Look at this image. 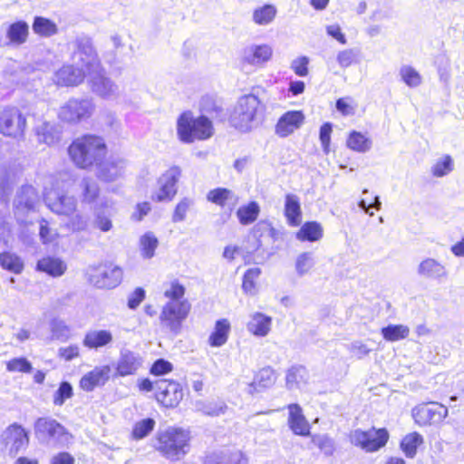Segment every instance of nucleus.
<instances>
[{
  "instance_id": "obj_1",
  "label": "nucleus",
  "mask_w": 464,
  "mask_h": 464,
  "mask_svg": "<svg viewBox=\"0 0 464 464\" xmlns=\"http://www.w3.org/2000/svg\"><path fill=\"white\" fill-rule=\"evenodd\" d=\"M107 153L104 140L97 135L86 134L76 138L68 148V154L74 165L89 169L102 160Z\"/></svg>"
},
{
  "instance_id": "obj_2",
  "label": "nucleus",
  "mask_w": 464,
  "mask_h": 464,
  "mask_svg": "<svg viewBox=\"0 0 464 464\" xmlns=\"http://www.w3.org/2000/svg\"><path fill=\"white\" fill-rule=\"evenodd\" d=\"M259 99L253 95H245L238 99L230 117V124L242 132H247L256 128L262 119Z\"/></svg>"
},
{
  "instance_id": "obj_3",
  "label": "nucleus",
  "mask_w": 464,
  "mask_h": 464,
  "mask_svg": "<svg viewBox=\"0 0 464 464\" xmlns=\"http://www.w3.org/2000/svg\"><path fill=\"white\" fill-rule=\"evenodd\" d=\"M71 185L69 175L61 174L53 187L45 191L44 202L53 213L69 217L76 211V199L66 195Z\"/></svg>"
},
{
  "instance_id": "obj_4",
  "label": "nucleus",
  "mask_w": 464,
  "mask_h": 464,
  "mask_svg": "<svg viewBox=\"0 0 464 464\" xmlns=\"http://www.w3.org/2000/svg\"><path fill=\"white\" fill-rule=\"evenodd\" d=\"M177 132L181 141L191 143L196 139L206 140L211 137L213 126L207 117L194 118L192 112L185 111L178 119Z\"/></svg>"
},
{
  "instance_id": "obj_5",
  "label": "nucleus",
  "mask_w": 464,
  "mask_h": 464,
  "mask_svg": "<svg viewBox=\"0 0 464 464\" xmlns=\"http://www.w3.org/2000/svg\"><path fill=\"white\" fill-rule=\"evenodd\" d=\"M188 433L181 429L169 428L158 436L157 450L171 460L180 459L188 451Z\"/></svg>"
},
{
  "instance_id": "obj_6",
  "label": "nucleus",
  "mask_w": 464,
  "mask_h": 464,
  "mask_svg": "<svg viewBox=\"0 0 464 464\" xmlns=\"http://www.w3.org/2000/svg\"><path fill=\"white\" fill-rule=\"evenodd\" d=\"M73 44L72 59L74 65L83 71L85 77L101 70L102 65L90 37L80 35L76 37Z\"/></svg>"
},
{
  "instance_id": "obj_7",
  "label": "nucleus",
  "mask_w": 464,
  "mask_h": 464,
  "mask_svg": "<svg viewBox=\"0 0 464 464\" xmlns=\"http://www.w3.org/2000/svg\"><path fill=\"white\" fill-rule=\"evenodd\" d=\"M191 309L188 301L166 302L160 309L159 315L162 329L177 335L181 332L182 324L188 318Z\"/></svg>"
},
{
  "instance_id": "obj_8",
  "label": "nucleus",
  "mask_w": 464,
  "mask_h": 464,
  "mask_svg": "<svg viewBox=\"0 0 464 464\" xmlns=\"http://www.w3.org/2000/svg\"><path fill=\"white\" fill-rule=\"evenodd\" d=\"M122 269L112 263H101L86 269L88 282L97 288H114L122 280Z\"/></svg>"
},
{
  "instance_id": "obj_9",
  "label": "nucleus",
  "mask_w": 464,
  "mask_h": 464,
  "mask_svg": "<svg viewBox=\"0 0 464 464\" xmlns=\"http://www.w3.org/2000/svg\"><path fill=\"white\" fill-rule=\"evenodd\" d=\"M95 110L92 99L72 98L60 107L58 117L68 123H79L89 119Z\"/></svg>"
},
{
  "instance_id": "obj_10",
  "label": "nucleus",
  "mask_w": 464,
  "mask_h": 464,
  "mask_svg": "<svg viewBox=\"0 0 464 464\" xmlns=\"http://www.w3.org/2000/svg\"><path fill=\"white\" fill-rule=\"evenodd\" d=\"M26 118L15 107H8L0 112V133L4 136L19 139L24 137Z\"/></svg>"
},
{
  "instance_id": "obj_11",
  "label": "nucleus",
  "mask_w": 464,
  "mask_h": 464,
  "mask_svg": "<svg viewBox=\"0 0 464 464\" xmlns=\"http://www.w3.org/2000/svg\"><path fill=\"white\" fill-rule=\"evenodd\" d=\"M28 444V432L17 423L6 427L0 435V445L12 456H15L21 450H25Z\"/></svg>"
},
{
  "instance_id": "obj_12",
  "label": "nucleus",
  "mask_w": 464,
  "mask_h": 464,
  "mask_svg": "<svg viewBox=\"0 0 464 464\" xmlns=\"http://www.w3.org/2000/svg\"><path fill=\"white\" fill-rule=\"evenodd\" d=\"M388 438L389 434L384 429L371 430L368 431L355 430L350 434V441L353 445L360 447L369 452L376 451L383 447Z\"/></svg>"
},
{
  "instance_id": "obj_13",
  "label": "nucleus",
  "mask_w": 464,
  "mask_h": 464,
  "mask_svg": "<svg viewBox=\"0 0 464 464\" xmlns=\"http://www.w3.org/2000/svg\"><path fill=\"white\" fill-rule=\"evenodd\" d=\"M447 416L448 408L439 402L420 404L412 410V417L420 426L440 424Z\"/></svg>"
},
{
  "instance_id": "obj_14",
  "label": "nucleus",
  "mask_w": 464,
  "mask_h": 464,
  "mask_svg": "<svg viewBox=\"0 0 464 464\" xmlns=\"http://www.w3.org/2000/svg\"><path fill=\"white\" fill-rule=\"evenodd\" d=\"M86 78L90 90L97 96L106 100L119 96V86L106 75L103 67Z\"/></svg>"
},
{
  "instance_id": "obj_15",
  "label": "nucleus",
  "mask_w": 464,
  "mask_h": 464,
  "mask_svg": "<svg viewBox=\"0 0 464 464\" xmlns=\"http://www.w3.org/2000/svg\"><path fill=\"white\" fill-rule=\"evenodd\" d=\"M181 175V169L173 166L164 172L158 179L159 188L151 198L157 202L170 201L177 193V182Z\"/></svg>"
},
{
  "instance_id": "obj_16",
  "label": "nucleus",
  "mask_w": 464,
  "mask_h": 464,
  "mask_svg": "<svg viewBox=\"0 0 464 464\" xmlns=\"http://www.w3.org/2000/svg\"><path fill=\"white\" fill-rule=\"evenodd\" d=\"M156 399L163 406L173 408L179 405L183 398V390L180 384L166 379L155 382Z\"/></svg>"
},
{
  "instance_id": "obj_17",
  "label": "nucleus",
  "mask_w": 464,
  "mask_h": 464,
  "mask_svg": "<svg viewBox=\"0 0 464 464\" xmlns=\"http://www.w3.org/2000/svg\"><path fill=\"white\" fill-rule=\"evenodd\" d=\"M39 203V195L33 186H23L14 200V215L18 221L24 222L25 216L35 210Z\"/></svg>"
},
{
  "instance_id": "obj_18",
  "label": "nucleus",
  "mask_w": 464,
  "mask_h": 464,
  "mask_svg": "<svg viewBox=\"0 0 464 464\" xmlns=\"http://www.w3.org/2000/svg\"><path fill=\"white\" fill-rule=\"evenodd\" d=\"M13 181L6 173L0 175V242L8 244L11 239V224L7 220L5 212L7 210L8 197L12 190Z\"/></svg>"
},
{
  "instance_id": "obj_19",
  "label": "nucleus",
  "mask_w": 464,
  "mask_h": 464,
  "mask_svg": "<svg viewBox=\"0 0 464 464\" xmlns=\"http://www.w3.org/2000/svg\"><path fill=\"white\" fill-rule=\"evenodd\" d=\"M96 177L104 182H112L124 176L127 161L119 156H111L96 166Z\"/></svg>"
},
{
  "instance_id": "obj_20",
  "label": "nucleus",
  "mask_w": 464,
  "mask_h": 464,
  "mask_svg": "<svg viewBox=\"0 0 464 464\" xmlns=\"http://www.w3.org/2000/svg\"><path fill=\"white\" fill-rule=\"evenodd\" d=\"M34 431L39 440L47 443L60 442L66 436L64 427L51 418L37 419L34 423Z\"/></svg>"
},
{
  "instance_id": "obj_21",
  "label": "nucleus",
  "mask_w": 464,
  "mask_h": 464,
  "mask_svg": "<svg viewBox=\"0 0 464 464\" xmlns=\"http://www.w3.org/2000/svg\"><path fill=\"white\" fill-rule=\"evenodd\" d=\"M85 78L82 69L67 63L53 72L52 82L59 87H75L82 83Z\"/></svg>"
},
{
  "instance_id": "obj_22",
  "label": "nucleus",
  "mask_w": 464,
  "mask_h": 464,
  "mask_svg": "<svg viewBox=\"0 0 464 464\" xmlns=\"http://www.w3.org/2000/svg\"><path fill=\"white\" fill-rule=\"evenodd\" d=\"M273 55V48L266 44H250L242 50V62L252 66L260 67L269 62Z\"/></svg>"
},
{
  "instance_id": "obj_23",
  "label": "nucleus",
  "mask_w": 464,
  "mask_h": 464,
  "mask_svg": "<svg viewBox=\"0 0 464 464\" xmlns=\"http://www.w3.org/2000/svg\"><path fill=\"white\" fill-rule=\"evenodd\" d=\"M142 363L143 359L138 353L123 348L120 352L116 372L120 376L135 374Z\"/></svg>"
},
{
  "instance_id": "obj_24",
  "label": "nucleus",
  "mask_w": 464,
  "mask_h": 464,
  "mask_svg": "<svg viewBox=\"0 0 464 464\" xmlns=\"http://www.w3.org/2000/svg\"><path fill=\"white\" fill-rule=\"evenodd\" d=\"M304 121V115L301 111H289L284 113L276 125V133L285 138L298 130Z\"/></svg>"
},
{
  "instance_id": "obj_25",
  "label": "nucleus",
  "mask_w": 464,
  "mask_h": 464,
  "mask_svg": "<svg viewBox=\"0 0 464 464\" xmlns=\"http://www.w3.org/2000/svg\"><path fill=\"white\" fill-rule=\"evenodd\" d=\"M288 425L292 431L300 436L310 435V425L303 414L302 408L296 404L288 405Z\"/></svg>"
},
{
  "instance_id": "obj_26",
  "label": "nucleus",
  "mask_w": 464,
  "mask_h": 464,
  "mask_svg": "<svg viewBox=\"0 0 464 464\" xmlns=\"http://www.w3.org/2000/svg\"><path fill=\"white\" fill-rule=\"evenodd\" d=\"M109 373L108 366L96 367L82 377L80 386L83 391L92 392L95 387L103 385L107 382Z\"/></svg>"
},
{
  "instance_id": "obj_27",
  "label": "nucleus",
  "mask_w": 464,
  "mask_h": 464,
  "mask_svg": "<svg viewBox=\"0 0 464 464\" xmlns=\"http://www.w3.org/2000/svg\"><path fill=\"white\" fill-rule=\"evenodd\" d=\"M207 199L222 208L227 206L232 210L238 203V197L230 189L218 188L208 191Z\"/></svg>"
},
{
  "instance_id": "obj_28",
  "label": "nucleus",
  "mask_w": 464,
  "mask_h": 464,
  "mask_svg": "<svg viewBox=\"0 0 464 464\" xmlns=\"http://www.w3.org/2000/svg\"><path fill=\"white\" fill-rule=\"evenodd\" d=\"M417 272L420 276L430 279H440L447 276L445 266L434 258H426L421 261Z\"/></svg>"
},
{
  "instance_id": "obj_29",
  "label": "nucleus",
  "mask_w": 464,
  "mask_h": 464,
  "mask_svg": "<svg viewBox=\"0 0 464 464\" xmlns=\"http://www.w3.org/2000/svg\"><path fill=\"white\" fill-rule=\"evenodd\" d=\"M112 340V334L108 330H91L85 334L82 343L89 349L98 350L111 343Z\"/></svg>"
},
{
  "instance_id": "obj_30",
  "label": "nucleus",
  "mask_w": 464,
  "mask_h": 464,
  "mask_svg": "<svg viewBox=\"0 0 464 464\" xmlns=\"http://www.w3.org/2000/svg\"><path fill=\"white\" fill-rule=\"evenodd\" d=\"M37 269L53 277H59L65 273L67 265L58 257L46 256L37 262Z\"/></svg>"
},
{
  "instance_id": "obj_31",
  "label": "nucleus",
  "mask_w": 464,
  "mask_h": 464,
  "mask_svg": "<svg viewBox=\"0 0 464 464\" xmlns=\"http://www.w3.org/2000/svg\"><path fill=\"white\" fill-rule=\"evenodd\" d=\"M301 205L299 198L295 194H286L285 201V216L289 225L299 226L301 223Z\"/></svg>"
},
{
  "instance_id": "obj_32",
  "label": "nucleus",
  "mask_w": 464,
  "mask_h": 464,
  "mask_svg": "<svg viewBox=\"0 0 464 464\" xmlns=\"http://www.w3.org/2000/svg\"><path fill=\"white\" fill-rule=\"evenodd\" d=\"M230 324L227 319H219L216 322L213 332L208 337V344L212 347L223 346L228 339Z\"/></svg>"
},
{
  "instance_id": "obj_33",
  "label": "nucleus",
  "mask_w": 464,
  "mask_h": 464,
  "mask_svg": "<svg viewBox=\"0 0 464 464\" xmlns=\"http://www.w3.org/2000/svg\"><path fill=\"white\" fill-rule=\"evenodd\" d=\"M272 319L262 313H255L247 323V330L256 336H266L270 331Z\"/></svg>"
},
{
  "instance_id": "obj_34",
  "label": "nucleus",
  "mask_w": 464,
  "mask_h": 464,
  "mask_svg": "<svg viewBox=\"0 0 464 464\" xmlns=\"http://www.w3.org/2000/svg\"><path fill=\"white\" fill-rule=\"evenodd\" d=\"M276 380V377L273 369L270 367L263 368L256 373L253 382L249 385V392H261L263 389L274 385Z\"/></svg>"
},
{
  "instance_id": "obj_35",
  "label": "nucleus",
  "mask_w": 464,
  "mask_h": 464,
  "mask_svg": "<svg viewBox=\"0 0 464 464\" xmlns=\"http://www.w3.org/2000/svg\"><path fill=\"white\" fill-rule=\"evenodd\" d=\"M205 464H248V460L241 451L236 450L210 456Z\"/></svg>"
},
{
  "instance_id": "obj_36",
  "label": "nucleus",
  "mask_w": 464,
  "mask_h": 464,
  "mask_svg": "<svg viewBox=\"0 0 464 464\" xmlns=\"http://www.w3.org/2000/svg\"><path fill=\"white\" fill-rule=\"evenodd\" d=\"M113 205L112 201H106L103 208L109 209V212L106 214L104 209H97L95 212L94 227L102 232H108L112 228L111 218L113 215Z\"/></svg>"
},
{
  "instance_id": "obj_37",
  "label": "nucleus",
  "mask_w": 464,
  "mask_h": 464,
  "mask_svg": "<svg viewBox=\"0 0 464 464\" xmlns=\"http://www.w3.org/2000/svg\"><path fill=\"white\" fill-rule=\"evenodd\" d=\"M29 33V26L24 21H18L9 25L6 36L10 43L20 45L25 43Z\"/></svg>"
},
{
  "instance_id": "obj_38",
  "label": "nucleus",
  "mask_w": 464,
  "mask_h": 464,
  "mask_svg": "<svg viewBox=\"0 0 464 464\" xmlns=\"http://www.w3.org/2000/svg\"><path fill=\"white\" fill-rule=\"evenodd\" d=\"M309 374L305 367L298 365L290 368L286 373V386L289 390L299 388L308 381Z\"/></svg>"
},
{
  "instance_id": "obj_39",
  "label": "nucleus",
  "mask_w": 464,
  "mask_h": 464,
  "mask_svg": "<svg viewBox=\"0 0 464 464\" xmlns=\"http://www.w3.org/2000/svg\"><path fill=\"white\" fill-rule=\"evenodd\" d=\"M162 289L163 296L167 299V302L188 301L184 298L186 289L177 279L164 283Z\"/></svg>"
},
{
  "instance_id": "obj_40",
  "label": "nucleus",
  "mask_w": 464,
  "mask_h": 464,
  "mask_svg": "<svg viewBox=\"0 0 464 464\" xmlns=\"http://www.w3.org/2000/svg\"><path fill=\"white\" fill-rule=\"evenodd\" d=\"M346 145L352 150L360 153H365L371 150L372 141L364 134L353 130L349 134V137L346 140Z\"/></svg>"
},
{
  "instance_id": "obj_41",
  "label": "nucleus",
  "mask_w": 464,
  "mask_h": 464,
  "mask_svg": "<svg viewBox=\"0 0 464 464\" xmlns=\"http://www.w3.org/2000/svg\"><path fill=\"white\" fill-rule=\"evenodd\" d=\"M36 135L40 142L53 145L60 140V132L55 126L49 122H43L36 128Z\"/></svg>"
},
{
  "instance_id": "obj_42",
  "label": "nucleus",
  "mask_w": 464,
  "mask_h": 464,
  "mask_svg": "<svg viewBox=\"0 0 464 464\" xmlns=\"http://www.w3.org/2000/svg\"><path fill=\"white\" fill-rule=\"evenodd\" d=\"M159 246V240L156 236L149 231L146 232L140 237L139 240V248L140 251V256L144 259H150L155 255V250Z\"/></svg>"
},
{
  "instance_id": "obj_43",
  "label": "nucleus",
  "mask_w": 464,
  "mask_h": 464,
  "mask_svg": "<svg viewBox=\"0 0 464 464\" xmlns=\"http://www.w3.org/2000/svg\"><path fill=\"white\" fill-rule=\"evenodd\" d=\"M277 14V9L274 5L266 4L258 7L253 12V21L258 25H267L271 24Z\"/></svg>"
},
{
  "instance_id": "obj_44",
  "label": "nucleus",
  "mask_w": 464,
  "mask_h": 464,
  "mask_svg": "<svg viewBox=\"0 0 464 464\" xmlns=\"http://www.w3.org/2000/svg\"><path fill=\"white\" fill-rule=\"evenodd\" d=\"M323 237V228L317 222H306L296 234L301 241H317Z\"/></svg>"
},
{
  "instance_id": "obj_45",
  "label": "nucleus",
  "mask_w": 464,
  "mask_h": 464,
  "mask_svg": "<svg viewBox=\"0 0 464 464\" xmlns=\"http://www.w3.org/2000/svg\"><path fill=\"white\" fill-rule=\"evenodd\" d=\"M260 208L257 202L251 201L241 206L237 211V217L242 225H249L255 222L259 215Z\"/></svg>"
},
{
  "instance_id": "obj_46",
  "label": "nucleus",
  "mask_w": 464,
  "mask_h": 464,
  "mask_svg": "<svg viewBox=\"0 0 464 464\" xmlns=\"http://www.w3.org/2000/svg\"><path fill=\"white\" fill-rule=\"evenodd\" d=\"M423 443V438L418 432H411L406 435L401 442V448L406 457L413 458L417 453V449Z\"/></svg>"
},
{
  "instance_id": "obj_47",
  "label": "nucleus",
  "mask_w": 464,
  "mask_h": 464,
  "mask_svg": "<svg viewBox=\"0 0 464 464\" xmlns=\"http://www.w3.org/2000/svg\"><path fill=\"white\" fill-rule=\"evenodd\" d=\"M410 328L404 324H389L382 329L383 338L388 342H397L409 336Z\"/></svg>"
},
{
  "instance_id": "obj_48",
  "label": "nucleus",
  "mask_w": 464,
  "mask_h": 464,
  "mask_svg": "<svg viewBox=\"0 0 464 464\" xmlns=\"http://www.w3.org/2000/svg\"><path fill=\"white\" fill-rule=\"evenodd\" d=\"M361 51L358 48L341 50L336 54V62L343 69H346L360 62Z\"/></svg>"
},
{
  "instance_id": "obj_49",
  "label": "nucleus",
  "mask_w": 464,
  "mask_h": 464,
  "mask_svg": "<svg viewBox=\"0 0 464 464\" xmlns=\"http://www.w3.org/2000/svg\"><path fill=\"white\" fill-rule=\"evenodd\" d=\"M82 188V201L92 203L98 198L100 188L95 180L92 178H83L80 184Z\"/></svg>"
},
{
  "instance_id": "obj_50",
  "label": "nucleus",
  "mask_w": 464,
  "mask_h": 464,
  "mask_svg": "<svg viewBox=\"0 0 464 464\" xmlns=\"http://www.w3.org/2000/svg\"><path fill=\"white\" fill-rule=\"evenodd\" d=\"M195 408L198 411H200L206 415L218 416L225 413L227 405L222 401H197L195 402Z\"/></svg>"
},
{
  "instance_id": "obj_51",
  "label": "nucleus",
  "mask_w": 464,
  "mask_h": 464,
  "mask_svg": "<svg viewBox=\"0 0 464 464\" xmlns=\"http://www.w3.org/2000/svg\"><path fill=\"white\" fill-rule=\"evenodd\" d=\"M399 75L401 81L410 88L419 87L422 83L421 75L411 65L401 66Z\"/></svg>"
},
{
  "instance_id": "obj_52",
  "label": "nucleus",
  "mask_w": 464,
  "mask_h": 464,
  "mask_svg": "<svg viewBox=\"0 0 464 464\" xmlns=\"http://www.w3.org/2000/svg\"><path fill=\"white\" fill-rule=\"evenodd\" d=\"M33 30L35 34L42 36L49 37L57 34V25L51 20L37 16L33 24Z\"/></svg>"
},
{
  "instance_id": "obj_53",
  "label": "nucleus",
  "mask_w": 464,
  "mask_h": 464,
  "mask_svg": "<svg viewBox=\"0 0 464 464\" xmlns=\"http://www.w3.org/2000/svg\"><path fill=\"white\" fill-rule=\"evenodd\" d=\"M0 266L14 274H19L24 268L23 261L14 254L5 252L0 254Z\"/></svg>"
},
{
  "instance_id": "obj_54",
  "label": "nucleus",
  "mask_w": 464,
  "mask_h": 464,
  "mask_svg": "<svg viewBox=\"0 0 464 464\" xmlns=\"http://www.w3.org/2000/svg\"><path fill=\"white\" fill-rule=\"evenodd\" d=\"M52 340L66 341L69 339L71 331L69 326L61 319L54 318L50 322Z\"/></svg>"
},
{
  "instance_id": "obj_55",
  "label": "nucleus",
  "mask_w": 464,
  "mask_h": 464,
  "mask_svg": "<svg viewBox=\"0 0 464 464\" xmlns=\"http://www.w3.org/2000/svg\"><path fill=\"white\" fill-rule=\"evenodd\" d=\"M314 254L304 252L296 257L295 271L299 276H303L314 267Z\"/></svg>"
},
{
  "instance_id": "obj_56",
  "label": "nucleus",
  "mask_w": 464,
  "mask_h": 464,
  "mask_svg": "<svg viewBox=\"0 0 464 464\" xmlns=\"http://www.w3.org/2000/svg\"><path fill=\"white\" fill-rule=\"evenodd\" d=\"M453 169V160L450 155H444L439 159L431 168V173L435 177H444Z\"/></svg>"
},
{
  "instance_id": "obj_57",
  "label": "nucleus",
  "mask_w": 464,
  "mask_h": 464,
  "mask_svg": "<svg viewBox=\"0 0 464 464\" xmlns=\"http://www.w3.org/2000/svg\"><path fill=\"white\" fill-rule=\"evenodd\" d=\"M312 441L326 456H332L335 451L334 440L328 435H314Z\"/></svg>"
},
{
  "instance_id": "obj_58",
  "label": "nucleus",
  "mask_w": 464,
  "mask_h": 464,
  "mask_svg": "<svg viewBox=\"0 0 464 464\" xmlns=\"http://www.w3.org/2000/svg\"><path fill=\"white\" fill-rule=\"evenodd\" d=\"M112 51H109L104 53L103 57L109 64H116L121 62L120 57L118 56V51L123 47V44L121 38L118 34H113L110 38Z\"/></svg>"
},
{
  "instance_id": "obj_59",
  "label": "nucleus",
  "mask_w": 464,
  "mask_h": 464,
  "mask_svg": "<svg viewBox=\"0 0 464 464\" xmlns=\"http://www.w3.org/2000/svg\"><path fill=\"white\" fill-rule=\"evenodd\" d=\"M261 270L257 267L249 268L246 271L243 277L242 288L249 295H253L256 289V280L258 278Z\"/></svg>"
},
{
  "instance_id": "obj_60",
  "label": "nucleus",
  "mask_w": 464,
  "mask_h": 464,
  "mask_svg": "<svg viewBox=\"0 0 464 464\" xmlns=\"http://www.w3.org/2000/svg\"><path fill=\"white\" fill-rule=\"evenodd\" d=\"M155 426L154 420L148 418L138 421L133 428L132 435L136 440H140L148 436Z\"/></svg>"
},
{
  "instance_id": "obj_61",
  "label": "nucleus",
  "mask_w": 464,
  "mask_h": 464,
  "mask_svg": "<svg viewBox=\"0 0 464 464\" xmlns=\"http://www.w3.org/2000/svg\"><path fill=\"white\" fill-rule=\"evenodd\" d=\"M8 372L28 373L33 370L31 362L24 357L14 358L6 363Z\"/></svg>"
},
{
  "instance_id": "obj_62",
  "label": "nucleus",
  "mask_w": 464,
  "mask_h": 464,
  "mask_svg": "<svg viewBox=\"0 0 464 464\" xmlns=\"http://www.w3.org/2000/svg\"><path fill=\"white\" fill-rule=\"evenodd\" d=\"M72 387L67 382H63L53 396V403L62 406L64 401L72 396Z\"/></svg>"
},
{
  "instance_id": "obj_63",
  "label": "nucleus",
  "mask_w": 464,
  "mask_h": 464,
  "mask_svg": "<svg viewBox=\"0 0 464 464\" xmlns=\"http://www.w3.org/2000/svg\"><path fill=\"white\" fill-rule=\"evenodd\" d=\"M193 201L188 198H184L181 199L175 208L172 221L173 222H181L186 218L187 212L189 208L192 206Z\"/></svg>"
},
{
  "instance_id": "obj_64",
  "label": "nucleus",
  "mask_w": 464,
  "mask_h": 464,
  "mask_svg": "<svg viewBox=\"0 0 464 464\" xmlns=\"http://www.w3.org/2000/svg\"><path fill=\"white\" fill-rule=\"evenodd\" d=\"M309 58L307 56H299L291 62L290 68L295 73L300 77H304L308 74Z\"/></svg>"
}]
</instances>
